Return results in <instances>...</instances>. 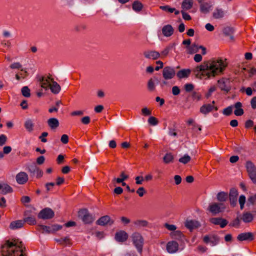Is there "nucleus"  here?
Wrapping results in <instances>:
<instances>
[{"mask_svg":"<svg viewBox=\"0 0 256 256\" xmlns=\"http://www.w3.org/2000/svg\"><path fill=\"white\" fill-rule=\"evenodd\" d=\"M136 193L138 194L140 196L142 197L146 193V191L143 187H140L137 190Z\"/></svg>","mask_w":256,"mask_h":256,"instance_id":"obj_61","label":"nucleus"},{"mask_svg":"<svg viewBox=\"0 0 256 256\" xmlns=\"http://www.w3.org/2000/svg\"><path fill=\"white\" fill-rule=\"evenodd\" d=\"M39 230L42 231V233L46 232L48 234L52 233L50 226L44 225L39 226Z\"/></svg>","mask_w":256,"mask_h":256,"instance_id":"obj_44","label":"nucleus"},{"mask_svg":"<svg viewBox=\"0 0 256 256\" xmlns=\"http://www.w3.org/2000/svg\"><path fill=\"white\" fill-rule=\"evenodd\" d=\"M148 88L150 91H154L156 88V84L154 81L152 79L150 78L148 82Z\"/></svg>","mask_w":256,"mask_h":256,"instance_id":"obj_43","label":"nucleus"},{"mask_svg":"<svg viewBox=\"0 0 256 256\" xmlns=\"http://www.w3.org/2000/svg\"><path fill=\"white\" fill-rule=\"evenodd\" d=\"M233 107L235 108L234 114L236 116H240L244 114V110L242 108V104L240 102L235 103Z\"/></svg>","mask_w":256,"mask_h":256,"instance_id":"obj_25","label":"nucleus"},{"mask_svg":"<svg viewBox=\"0 0 256 256\" xmlns=\"http://www.w3.org/2000/svg\"><path fill=\"white\" fill-rule=\"evenodd\" d=\"M136 184L138 185L142 184L144 182V178L142 176H137L135 178Z\"/></svg>","mask_w":256,"mask_h":256,"instance_id":"obj_56","label":"nucleus"},{"mask_svg":"<svg viewBox=\"0 0 256 256\" xmlns=\"http://www.w3.org/2000/svg\"><path fill=\"white\" fill-rule=\"evenodd\" d=\"M191 160V157L188 154H185L178 159L180 163L186 164L189 162Z\"/></svg>","mask_w":256,"mask_h":256,"instance_id":"obj_40","label":"nucleus"},{"mask_svg":"<svg viewBox=\"0 0 256 256\" xmlns=\"http://www.w3.org/2000/svg\"><path fill=\"white\" fill-rule=\"evenodd\" d=\"M174 156L170 152L166 153L163 158V161L164 164H168L173 162Z\"/></svg>","mask_w":256,"mask_h":256,"instance_id":"obj_36","label":"nucleus"},{"mask_svg":"<svg viewBox=\"0 0 256 256\" xmlns=\"http://www.w3.org/2000/svg\"><path fill=\"white\" fill-rule=\"evenodd\" d=\"M227 64L225 60H212L198 66L194 69V72L198 78L209 79L222 74Z\"/></svg>","mask_w":256,"mask_h":256,"instance_id":"obj_1","label":"nucleus"},{"mask_svg":"<svg viewBox=\"0 0 256 256\" xmlns=\"http://www.w3.org/2000/svg\"><path fill=\"white\" fill-rule=\"evenodd\" d=\"M38 167L34 164H30L28 166V172L34 175L35 174L36 172L38 170Z\"/></svg>","mask_w":256,"mask_h":256,"instance_id":"obj_47","label":"nucleus"},{"mask_svg":"<svg viewBox=\"0 0 256 256\" xmlns=\"http://www.w3.org/2000/svg\"><path fill=\"white\" fill-rule=\"evenodd\" d=\"M160 8L162 10L168 12L170 13H172L174 11V8H170L168 5L160 6Z\"/></svg>","mask_w":256,"mask_h":256,"instance_id":"obj_48","label":"nucleus"},{"mask_svg":"<svg viewBox=\"0 0 256 256\" xmlns=\"http://www.w3.org/2000/svg\"><path fill=\"white\" fill-rule=\"evenodd\" d=\"M190 72L191 70L190 69H182L176 73V76L180 79L187 78L190 76Z\"/></svg>","mask_w":256,"mask_h":256,"instance_id":"obj_24","label":"nucleus"},{"mask_svg":"<svg viewBox=\"0 0 256 256\" xmlns=\"http://www.w3.org/2000/svg\"><path fill=\"white\" fill-rule=\"evenodd\" d=\"M54 216V211L50 208H45L39 212L38 216L39 218L48 220L52 218Z\"/></svg>","mask_w":256,"mask_h":256,"instance_id":"obj_6","label":"nucleus"},{"mask_svg":"<svg viewBox=\"0 0 256 256\" xmlns=\"http://www.w3.org/2000/svg\"><path fill=\"white\" fill-rule=\"evenodd\" d=\"M224 16V11L222 8H216L213 13L212 16L216 19H220L222 18Z\"/></svg>","mask_w":256,"mask_h":256,"instance_id":"obj_31","label":"nucleus"},{"mask_svg":"<svg viewBox=\"0 0 256 256\" xmlns=\"http://www.w3.org/2000/svg\"><path fill=\"white\" fill-rule=\"evenodd\" d=\"M24 222L30 225H34L36 224V220L34 216H28L24 218Z\"/></svg>","mask_w":256,"mask_h":256,"instance_id":"obj_42","label":"nucleus"},{"mask_svg":"<svg viewBox=\"0 0 256 256\" xmlns=\"http://www.w3.org/2000/svg\"><path fill=\"white\" fill-rule=\"evenodd\" d=\"M162 31L164 36L170 37L173 34L174 29L170 24H166L162 27Z\"/></svg>","mask_w":256,"mask_h":256,"instance_id":"obj_16","label":"nucleus"},{"mask_svg":"<svg viewBox=\"0 0 256 256\" xmlns=\"http://www.w3.org/2000/svg\"><path fill=\"white\" fill-rule=\"evenodd\" d=\"M204 242L206 244H210L211 246L216 245L219 242V238L214 235L210 236H205L204 237Z\"/></svg>","mask_w":256,"mask_h":256,"instance_id":"obj_11","label":"nucleus"},{"mask_svg":"<svg viewBox=\"0 0 256 256\" xmlns=\"http://www.w3.org/2000/svg\"><path fill=\"white\" fill-rule=\"evenodd\" d=\"M132 240L134 245L136 248L137 250L141 253L142 250L143 245L144 244V239L142 234L138 232H134L131 236Z\"/></svg>","mask_w":256,"mask_h":256,"instance_id":"obj_3","label":"nucleus"},{"mask_svg":"<svg viewBox=\"0 0 256 256\" xmlns=\"http://www.w3.org/2000/svg\"><path fill=\"white\" fill-rule=\"evenodd\" d=\"M230 80L228 78H222L218 80L219 88L226 92H228L230 90L229 86Z\"/></svg>","mask_w":256,"mask_h":256,"instance_id":"obj_9","label":"nucleus"},{"mask_svg":"<svg viewBox=\"0 0 256 256\" xmlns=\"http://www.w3.org/2000/svg\"><path fill=\"white\" fill-rule=\"evenodd\" d=\"M48 124L52 129H55L59 126V122L56 118H50L48 119Z\"/></svg>","mask_w":256,"mask_h":256,"instance_id":"obj_32","label":"nucleus"},{"mask_svg":"<svg viewBox=\"0 0 256 256\" xmlns=\"http://www.w3.org/2000/svg\"><path fill=\"white\" fill-rule=\"evenodd\" d=\"M210 221L211 223L214 224L220 225L222 228H224L228 224V222L226 220L219 218H211L210 220Z\"/></svg>","mask_w":256,"mask_h":256,"instance_id":"obj_17","label":"nucleus"},{"mask_svg":"<svg viewBox=\"0 0 256 256\" xmlns=\"http://www.w3.org/2000/svg\"><path fill=\"white\" fill-rule=\"evenodd\" d=\"M238 195V190L236 188H232L230 192V200L231 205L234 206L236 204L237 196Z\"/></svg>","mask_w":256,"mask_h":256,"instance_id":"obj_18","label":"nucleus"},{"mask_svg":"<svg viewBox=\"0 0 256 256\" xmlns=\"http://www.w3.org/2000/svg\"><path fill=\"white\" fill-rule=\"evenodd\" d=\"M144 55L146 58L153 60L158 59L160 56V53L156 50H146L144 52Z\"/></svg>","mask_w":256,"mask_h":256,"instance_id":"obj_14","label":"nucleus"},{"mask_svg":"<svg viewBox=\"0 0 256 256\" xmlns=\"http://www.w3.org/2000/svg\"><path fill=\"white\" fill-rule=\"evenodd\" d=\"M216 89V86H212L208 90V92L206 94V98L210 97L212 94L214 92Z\"/></svg>","mask_w":256,"mask_h":256,"instance_id":"obj_62","label":"nucleus"},{"mask_svg":"<svg viewBox=\"0 0 256 256\" xmlns=\"http://www.w3.org/2000/svg\"><path fill=\"white\" fill-rule=\"evenodd\" d=\"M90 118L89 116H84L81 118V122L84 124H88L90 122Z\"/></svg>","mask_w":256,"mask_h":256,"instance_id":"obj_57","label":"nucleus"},{"mask_svg":"<svg viewBox=\"0 0 256 256\" xmlns=\"http://www.w3.org/2000/svg\"><path fill=\"white\" fill-rule=\"evenodd\" d=\"M170 236L172 238L178 240H182L184 238V235L180 230H176L174 232H171L170 234Z\"/></svg>","mask_w":256,"mask_h":256,"instance_id":"obj_29","label":"nucleus"},{"mask_svg":"<svg viewBox=\"0 0 256 256\" xmlns=\"http://www.w3.org/2000/svg\"><path fill=\"white\" fill-rule=\"evenodd\" d=\"M237 239L239 241L252 240L254 239V234L250 232L241 233L238 235Z\"/></svg>","mask_w":256,"mask_h":256,"instance_id":"obj_21","label":"nucleus"},{"mask_svg":"<svg viewBox=\"0 0 256 256\" xmlns=\"http://www.w3.org/2000/svg\"><path fill=\"white\" fill-rule=\"evenodd\" d=\"M172 93L174 96H178L180 93V90L178 86H174L172 88Z\"/></svg>","mask_w":256,"mask_h":256,"instance_id":"obj_59","label":"nucleus"},{"mask_svg":"<svg viewBox=\"0 0 256 256\" xmlns=\"http://www.w3.org/2000/svg\"><path fill=\"white\" fill-rule=\"evenodd\" d=\"M94 216L87 209L81 210V220L85 224H91L94 220Z\"/></svg>","mask_w":256,"mask_h":256,"instance_id":"obj_5","label":"nucleus"},{"mask_svg":"<svg viewBox=\"0 0 256 256\" xmlns=\"http://www.w3.org/2000/svg\"><path fill=\"white\" fill-rule=\"evenodd\" d=\"M53 79L50 78V76H42L40 78L39 82H40V86L42 88L47 90L50 88L52 80Z\"/></svg>","mask_w":256,"mask_h":256,"instance_id":"obj_13","label":"nucleus"},{"mask_svg":"<svg viewBox=\"0 0 256 256\" xmlns=\"http://www.w3.org/2000/svg\"><path fill=\"white\" fill-rule=\"evenodd\" d=\"M16 180L18 184H24L28 181V176L26 172H20L16 175Z\"/></svg>","mask_w":256,"mask_h":256,"instance_id":"obj_10","label":"nucleus"},{"mask_svg":"<svg viewBox=\"0 0 256 256\" xmlns=\"http://www.w3.org/2000/svg\"><path fill=\"white\" fill-rule=\"evenodd\" d=\"M175 75L176 72L173 68L166 66L162 70V76L165 80H171L174 77Z\"/></svg>","mask_w":256,"mask_h":256,"instance_id":"obj_7","label":"nucleus"},{"mask_svg":"<svg viewBox=\"0 0 256 256\" xmlns=\"http://www.w3.org/2000/svg\"><path fill=\"white\" fill-rule=\"evenodd\" d=\"M22 93L24 96L26 98H28L30 96V90L26 86H25L22 88Z\"/></svg>","mask_w":256,"mask_h":256,"instance_id":"obj_46","label":"nucleus"},{"mask_svg":"<svg viewBox=\"0 0 256 256\" xmlns=\"http://www.w3.org/2000/svg\"><path fill=\"white\" fill-rule=\"evenodd\" d=\"M246 170L248 173V174L256 172V167L254 166V164L250 161H247L246 164Z\"/></svg>","mask_w":256,"mask_h":256,"instance_id":"obj_34","label":"nucleus"},{"mask_svg":"<svg viewBox=\"0 0 256 256\" xmlns=\"http://www.w3.org/2000/svg\"><path fill=\"white\" fill-rule=\"evenodd\" d=\"M178 244L174 240L168 242L166 246V250L170 254H174L178 250Z\"/></svg>","mask_w":256,"mask_h":256,"instance_id":"obj_8","label":"nucleus"},{"mask_svg":"<svg viewBox=\"0 0 256 256\" xmlns=\"http://www.w3.org/2000/svg\"><path fill=\"white\" fill-rule=\"evenodd\" d=\"M54 240L58 244L64 246H70L72 244L71 240L68 236L59 238H55Z\"/></svg>","mask_w":256,"mask_h":256,"instance_id":"obj_20","label":"nucleus"},{"mask_svg":"<svg viewBox=\"0 0 256 256\" xmlns=\"http://www.w3.org/2000/svg\"><path fill=\"white\" fill-rule=\"evenodd\" d=\"M214 108V106L211 104H204L200 107V112L204 114H206L210 112Z\"/></svg>","mask_w":256,"mask_h":256,"instance_id":"obj_28","label":"nucleus"},{"mask_svg":"<svg viewBox=\"0 0 256 256\" xmlns=\"http://www.w3.org/2000/svg\"><path fill=\"white\" fill-rule=\"evenodd\" d=\"M34 124L31 120H28L24 123V126L28 132H32L33 130Z\"/></svg>","mask_w":256,"mask_h":256,"instance_id":"obj_41","label":"nucleus"},{"mask_svg":"<svg viewBox=\"0 0 256 256\" xmlns=\"http://www.w3.org/2000/svg\"><path fill=\"white\" fill-rule=\"evenodd\" d=\"M49 88L50 89L51 92L54 94H58L60 90V86L56 82L54 81V80H52Z\"/></svg>","mask_w":256,"mask_h":256,"instance_id":"obj_27","label":"nucleus"},{"mask_svg":"<svg viewBox=\"0 0 256 256\" xmlns=\"http://www.w3.org/2000/svg\"><path fill=\"white\" fill-rule=\"evenodd\" d=\"M142 114L144 116H150L151 114V111L147 108H144L142 110Z\"/></svg>","mask_w":256,"mask_h":256,"instance_id":"obj_60","label":"nucleus"},{"mask_svg":"<svg viewBox=\"0 0 256 256\" xmlns=\"http://www.w3.org/2000/svg\"><path fill=\"white\" fill-rule=\"evenodd\" d=\"M200 4V10L202 12L206 14L211 10L212 6L208 2L199 3Z\"/></svg>","mask_w":256,"mask_h":256,"instance_id":"obj_30","label":"nucleus"},{"mask_svg":"<svg viewBox=\"0 0 256 256\" xmlns=\"http://www.w3.org/2000/svg\"><path fill=\"white\" fill-rule=\"evenodd\" d=\"M253 218V216L250 212H245L242 216V220L244 222H250L252 220Z\"/></svg>","mask_w":256,"mask_h":256,"instance_id":"obj_39","label":"nucleus"},{"mask_svg":"<svg viewBox=\"0 0 256 256\" xmlns=\"http://www.w3.org/2000/svg\"><path fill=\"white\" fill-rule=\"evenodd\" d=\"M164 226L166 228H167L168 230L171 231L172 232H174L176 230V226L174 224H165Z\"/></svg>","mask_w":256,"mask_h":256,"instance_id":"obj_52","label":"nucleus"},{"mask_svg":"<svg viewBox=\"0 0 256 256\" xmlns=\"http://www.w3.org/2000/svg\"><path fill=\"white\" fill-rule=\"evenodd\" d=\"M8 138L4 134H1L0 136V146H2L6 144L7 142Z\"/></svg>","mask_w":256,"mask_h":256,"instance_id":"obj_53","label":"nucleus"},{"mask_svg":"<svg viewBox=\"0 0 256 256\" xmlns=\"http://www.w3.org/2000/svg\"><path fill=\"white\" fill-rule=\"evenodd\" d=\"M24 222L23 220H18L13 221L10 224V228L12 230L20 228L24 226Z\"/></svg>","mask_w":256,"mask_h":256,"instance_id":"obj_26","label":"nucleus"},{"mask_svg":"<svg viewBox=\"0 0 256 256\" xmlns=\"http://www.w3.org/2000/svg\"><path fill=\"white\" fill-rule=\"evenodd\" d=\"M200 46H198L196 44H192L190 46H188L187 47L188 52L190 54H194L198 52Z\"/></svg>","mask_w":256,"mask_h":256,"instance_id":"obj_37","label":"nucleus"},{"mask_svg":"<svg viewBox=\"0 0 256 256\" xmlns=\"http://www.w3.org/2000/svg\"><path fill=\"white\" fill-rule=\"evenodd\" d=\"M193 5V0H183L181 6L182 10H188L192 8Z\"/></svg>","mask_w":256,"mask_h":256,"instance_id":"obj_23","label":"nucleus"},{"mask_svg":"<svg viewBox=\"0 0 256 256\" xmlns=\"http://www.w3.org/2000/svg\"><path fill=\"white\" fill-rule=\"evenodd\" d=\"M249 176L252 182L256 184V171L250 174Z\"/></svg>","mask_w":256,"mask_h":256,"instance_id":"obj_63","label":"nucleus"},{"mask_svg":"<svg viewBox=\"0 0 256 256\" xmlns=\"http://www.w3.org/2000/svg\"><path fill=\"white\" fill-rule=\"evenodd\" d=\"M134 226L138 228L146 227L148 224V222L146 220H138L134 222Z\"/></svg>","mask_w":256,"mask_h":256,"instance_id":"obj_35","label":"nucleus"},{"mask_svg":"<svg viewBox=\"0 0 256 256\" xmlns=\"http://www.w3.org/2000/svg\"><path fill=\"white\" fill-rule=\"evenodd\" d=\"M62 228V226L59 224H54L50 226L51 232L54 233Z\"/></svg>","mask_w":256,"mask_h":256,"instance_id":"obj_54","label":"nucleus"},{"mask_svg":"<svg viewBox=\"0 0 256 256\" xmlns=\"http://www.w3.org/2000/svg\"><path fill=\"white\" fill-rule=\"evenodd\" d=\"M228 198V194L226 192H218L216 195L217 200L222 203V202H226Z\"/></svg>","mask_w":256,"mask_h":256,"instance_id":"obj_33","label":"nucleus"},{"mask_svg":"<svg viewBox=\"0 0 256 256\" xmlns=\"http://www.w3.org/2000/svg\"><path fill=\"white\" fill-rule=\"evenodd\" d=\"M11 69H20L21 71H23L24 69L22 68V65L19 62H16L12 64L10 66Z\"/></svg>","mask_w":256,"mask_h":256,"instance_id":"obj_45","label":"nucleus"},{"mask_svg":"<svg viewBox=\"0 0 256 256\" xmlns=\"http://www.w3.org/2000/svg\"><path fill=\"white\" fill-rule=\"evenodd\" d=\"M12 192V188L8 184L0 182V193L6 194Z\"/></svg>","mask_w":256,"mask_h":256,"instance_id":"obj_22","label":"nucleus"},{"mask_svg":"<svg viewBox=\"0 0 256 256\" xmlns=\"http://www.w3.org/2000/svg\"><path fill=\"white\" fill-rule=\"evenodd\" d=\"M128 238V234L124 230H121L116 232L115 236L116 240L119 242H124L126 241Z\"/></svg>","mask_w":256,"mask_h":256,"instance_id":"obj_19","label":"nucleus"},{"mask_svg":"<svg viewBox=\"0 0 256 256\" xmlns=\"http://www.w3.org/2000/svg\"><path fill=\"white\" fill-rule=\"evenodd\" d=\"M233 106H230L223 110V114L226 116H229L232 113Z\"/></svg>","mask_w":256,"mask_h":256,"instance_id":"obj_51","label":"nucleus"},{"mask_svg":"<svg viewBox=\"0 0 256 256\" xmlns=\"http://www.w3.org/2000/svg\"><path fill=\"white\" fill-rule=\"evenodd\" d=\"M184 90L187 92H190L192 91L194 88V86L192 84H186L184 85Z\"/></svg>","mask_w":256,"mask_h":256,"instance_id":"obj_58","label":"nucleus"},{"mask_svg":"<svg viewBox=\"0 0 256 256\" xmlns=\"http://www.w3.org/2000/svg\"><path fill=\"white\" fill-rule=\"evenodd\" d=\"M148 122L152 126H156L158 124L157 119L154 116H150L148 119Z\"/></svg>","mask_w":256,"mask_h":256,"instance_id":"obj_50","label":"nucleus"},{"mask_svg":"<svg viewBox=\"0 0 256 256\" xmlns=\"http://www.w3.org/2000/svg\"><path fill=\"white\" fill-rule=\"evenodd\" d=\"M186 10H181V14H182V18L186 20H190L192 19L190 16L185 12Z\"/></svg>","mask_w":256,"mask_h":256,"instance_id":"obj_55","label":"nucleus"},{"mask_svg":"<svg viewBox=\"0 0 256 256\" xmlns=\"http://www.w3.org/2000/svg\"><path fill=\"white\" fill-rule=\"evenodd\" d=\"M16 245V240L14 242L7 240L2 246V256H26L20 246Z\"/></svg>","mask_w":256,"mask_h":256,"instance_id":"obj_2","label":"nucleus"},{"mask_svg":"<svg viewBox=\"0 0 256 256\" xmlns=\"http://www.w3.org/2000/svg\"><path fill=\"white\" fill-rule=\"evenodd\" d=\"M185 226L190 231L197 228L200 226V222L196 220H188L184 224Z\"/></svg>","mask_w":256,"mask_h":256,"instance_id":"obj_12","label":"nucleus"},{"mask_svg":"<svg viewBox=\"0 0 256 256\" xmlns=\"http://www.w3.org/2000/svg\"><path fill=\"white\" fill-rule=\"evenodd\" d=\"M246 196L244 195L240 196L238 202L240 204V208L241 210H242L244 208V205L246 202Z\"/></svg>","mask_w":256,"mask_h":256,"instance_id":"obj_49","label":"nucleus"},{"mask_svg":"<svg viewBox=\"0 0 256 256\" xmlns=\"http://www.w3.org/2000/svg\"><path fill=\"white\" fill-rule=\"evenodd\" d=\"M114 221L108 216H105L100 218L96 222V224L100 226L111 225Z\"/></svg>","mask_w":256,"mask_h":256,"instance_id":"obj_15","label":"nucleus"},{"mask_svg":"<svg viewBox=\"0 0 256 256\" xmlns=\"http://www.w3.org/2000/svg\"><path fill=\"white\" fill-rule=\"evenodd\" d=\"M250 105L252 108L256 109V96H254L251 100Z\"/></svg>","mask_w":256,"mask_h":256,"instance_id":"obj_64","label":"nucleus"},{"mask_svg":"<svg viewBox=\"0 0 256 256\" xmlns=\"http://www.w3.org/2000/svg\"><path fill=\"white\" fill-rule=\"evenodd\" d=\"M142 8V4L138 0L134 1L132 5V10L136 12H140Z\"/></svg>","mask_w":256,"mask_h":256,"instance_id":"obj_38","label":"nucleus"},{"mask_svg":"<svg viewBox=\"0 0 256 256\" xmlns=\"http://www.w3.org/2000/svg\"><path fill=\"white\" fill-rule=\"evenodd\" d=\"M226 208V205L223 203L212 202L209 204L208 210L212 215H216L224 212Z\"/></svg>","mask_w":256,"mask_h":256,"instance_id":"obj_4","label":"nucleus"}]
</instances>
